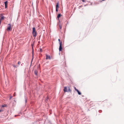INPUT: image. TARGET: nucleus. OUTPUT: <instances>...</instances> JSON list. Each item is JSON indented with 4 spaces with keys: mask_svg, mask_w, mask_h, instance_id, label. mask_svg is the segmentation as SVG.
<instances>
[{
    "mask_svg": "<svg viewBox=\"0 0 124 124\" xmlns=\"http://www.w3.org/2000/svg\"><path fill=\"white\" fill-rule=\"evenodd\" d=\"M6 106V105H5V106H4V105H2V107H5Z\"/></svg>",
    "mask_w": 124,
    "mask_h": 124,
    "instance_id": "nucleus-20",
    "label": "nucleus"
},
{
    "mask_svg": "<svg viewBox=\"0 0 124 124\" xmlns=\"http://www.w3.org/2000/svg\"><path fill=\"white\" fill-rule=\"evenodd\" d=\"M1 21L0 20V24H1Z\"/></svg>",
    "mask_w": 124,
    "mask_h": 124,
    "instance_id": "nucleus-21",
    "label": "nucleus"
},
{
    "mask_svg": "<svg viewBox=\"0 0 124 124\" xmlns=\"http://www.w3.org/2000/svg\"><path fill=\"white\" fill-rule=\"evenodd\" d=\"M63 91L65 92H71V90L70 89V87L69 86L68 87H64Z\"/></svg>",
    "mask_w": 124,
    "mask_h": 124,
    "instance_id": "nucleus-1",
    "label": "nucleus"
},
{
    "mask_svg": "<svg viewBox=\"0 0 124 124\" xmlns=\"http://www.w3.org/2000/svg\"><path fill=\"white\" fill-rule=\"evenodd\" d=\"M21 63V62H20V61H19L18 62V65H20Z\"/></svg>",
    "mask_w": 124,
    "mask_h": 124,
    "instance_id": "nucleus-14",
    "label": "nucleus"
},
{
    "mask_svg": "<svg viewBox=\"0 0 124 124\" xmlns=\"http://www.w3.org/2000/svg\"><path fill=\"white\" fill-rule=\"evenodd\" d=\"M102 0V1H104V0Z\"/></svg>",
    "mask_w": 124,
    "mask_h": 124,
    "instance_id": "nucleus-24",
    "label": "nucleus"
},
{
    "mask_svg": "<svg viewBox=\"0 0 124 124\" xmlns=\"http://www.w3.org/2000/svg\"><path fill=\"white\" fill-rule=\"evenodd\" d=\"M61 14H59L57 16V18H58V19H59V18L61 16Z\"/></svg>",
    "mask_w": 124,
    "mask_h": 124,
    "instance_id": "nucleus-9",
    "label": "nucleus"
},
{
    "mask_svg": "<svg viewBox=\"0 0 124 124\" xmlns=\"http://www.w3.org/2000/svg\"><path fill=\"white\" fill-rule=\"evenodd\" d=\"M14 95L15 96V93H14Z\"/></svg>",
    "mask_w": 124,
    "mask_h": 124,
    "instance_id": "nucleus-22",
    "label": "nucleus"
},
{
    "mask_svg": "<svg viewBox=\"0 0 124 124\" xmlns=\"http://www.w3.org/2000/svg\"><path fill=\"white\" fill-rule=\"evenodd\" d=\"M0 15L1 18L0 19V20L1 21L2 20H4L5 17L4 16H2V14H1Z\"/></svg>",
    "mask_w": 124,
    "mask_h": 124,
    "instance_id": "nucleus-5",
    "label": "nucleus"
},
{
    "mask_svg": "<svg viewBox=\"0 0 124 124\" xmlns=\"http://www.w3.org/2000/svg\"><path fill=\"white\" fill-rule=\"evenodd\" d=\"M3 111L2 110H0V112H1V111Z\"/></svg>",
    "mask_w": 124,
    "mask_h": 124,
    "instance_id": "nucleus-23",
    "label": "nucleus"
},
{
    "mask_svg": "<svg viewBox=\"0 0 124 124\" xmlns=\"http://www.w3.org/2000/svg\"><path fill=\"white\" fill-rule=\"evenodd\" d=\"M77 90V91L78 92V94L79 95H81V93L78 90Z\"/></svg>",
    "mask_w": 124,
    "mask_h": 124,
    "instance_id": "nucleus-12",
    "label": "nucleus"
},
{
    "mask_svg": "<svg viewBox=\"0 0 124 124\" xmlns=\"http://www.w3.org/2000/svg\"><path fill=\"white\" fill-rule=\"evenodd\" d=\"M12 65L13 67H14L15 68H17V67L18 66V65L16 66V65H14V64L13 65Z\"/></svg>",
    "mask_w": 124,
    "mask_h": 124,
    "instance_id": "nucleus-10",
    "label": "nucleus"
},
{
    "mask_svg": "<svg viewBox=\"0 0 124 124\" xmlns=\"http://www.w3.org/2000/svg\"><path fill=\"white\" fill-rule=\"evenodd\" d=\"M58 41H59V44L60 43H61V44H62V42H61L60 40V39H58Z\"/></svg>",
    "mask_w": 124,
    "mask_h": 124,
    "instance_id": "nucleus-13",
    "label": "nucleus"
},
{
    "mask_svg": "<svg viewBox=\"0 0 124 124\" xmlns=\"http://www.w3.org/2000/svg\"><path fill=\"white\" fill-rule=\"evenodd\" d=\"M60 46L59 47V50L60 51H61L62 50V44L61 43H59Z\"/></svg>",
    "mask_w": 124,
    "mask_h": 124,
    "instance_id": "nucleus-4",
    "label": "nucleus"
},
{
    "mask_svg": "<svg viewBox=\"0 0 124 124\" xmlns=\"http://www.w3.org/2000/svg\"><path fill=\"white\" fill-rule=\"evenodd\" d=\"M8 26L7 29V30L8 31H9L11 30V24H8Z\"/></svg>",
    "mask_w": 124,
    "mask_h": 124,
    "instance_id": "nucleus-3",
    "label": "nucleus"
},
{
    "mask_svg": "<svg viewBox=\"0 0 124 124\" xmlns=\"http://www.w3.org/2000/svg\"><path fill=\"white\" fill-rule=\"evenodd\" d=\"M38 73V72L37 70H35L34 71V73L36 75H37Z\"/></svg>",
    "mask_w": 124,
    "mask_h": 124,
    "instance_id": "nucleus-11",
    "label": "nucleus"
},
{
    "mask_svg": "<svg viewBox=\"0 0 124 124\" xmlns=\"http://www.w3.org/2000/svg\"><path fill=\"white\" fill-rule=\"evenodd\" d=\"M12 96H11L10 97V99H11V98H12Z\"/></svg>",
    "mask_w": 124,
    "mask_h": 124,
    "instance_id": "nucleus-17",
    "label": "nucleus"
},
{
    "mask_svg": "<svg viewBox=\"0 0 124 124\" xmlns=\"http://www.w3.org/2000/svg\"><path fill=\"white\" fill-rule=\"evenodd\" d=\"M58 8H56V12H57L58 11Z\"/></svg>",
    "mask_w": 124,
    "mask_h": 124,
    "instance_id": "nucleus-18",
    "label": "nucleus"
},
{
    "mask_svg": "<svg viewBox=\"0 0 124 124\" xmlns=\"http://www.w3.org/2000/svg\"><path fill=\"white\" fill-rule=\"evenodd\" d=\"M60 29H61L62 28V26L61 25H60Z\"/></svg>",
    "mask_w": 124,
    "mask_h": 124,
    "instance_id": "nucleus-16",
    "label": "nucleus"
},
{
    "mask_svg": "<svg viewBox=\"0 0 124 124\" xmlns=\"http://www.w3.org/2000/svg\"><path fill=\"white\" fill-rule=\"evenodd\" d=\"M40 52H42V50L41 49H40Z\"/></svg>",
    "mask_w": 124,
    "mask_h": 124,
    "instance_id": "nucleus-19",
    "label": "nucleus"
},
{
    "mask_svg": "<svg viewBox=\"0 0 124 124\" xmlns=\"http://www.w3.org/2000/svg\"><path fill=\"white\" fill-rule=\"evenodd\" d=\"M32 33L34 37H36V36L37 35V32L35 27L32 28Z\"/></svg>",
    "mask_w": 124,
    "mask_h": 124,
    "instance_id": "nucleus-2",
    "label": "nucleus"
},
{
    "mask_svg": "<svg viewBox=\"0 0 124 124\" xmlns=\"http://www.w3.org/2000/svg\"><path fill=\"white\" fill-rule=\"evenodd\" d=\"M5 8H6L7 7V4H8V2L7 1H6L5 2Z\"/></svg>",
    "mask_w": 124,
    "mask_h": 124,
    "instance_id": "nucleus-7",
    "label": "nucleus"
},
{
    "mask_svg": "<svg viewBox=\"0 0 124 124\" xmlns=\"http://www.w3.org/2000/svg\"><path fill=\"white\" fill-rule=\"evenodd\" d=\"M59 8V3L57 2L56 6V8Z\"/></svg>",
    "mask_w": 124,
    "mask_h": 124,
    "instance_id": "nucleus-8",
    "label": "nucleus"
},
{
    "mask_svg": "<svg viewBox=\"0 0 124 124\" xmlns=\"http://www.w3.org/2000/svg\"><path fill=\"white\" fill-rule=\"evenodd\" d=\"M46 59H50L51 57L49 55H48L47 54L46 55Z\"/></svg>",
    "mask_w": 124,
    "mask_h": 124,
    "instance_id": "nucleus-6",
    "label": "nucleus"
},
{
    "mask_svg": "<svg viewBox=\"0 0 124 124\" xmlns=\"http://www.w3.org/2000/svg\"><path fill=\"white\" fill-rule=\"evenodd\" d=\"M74 89H75V90L76 91H77V90H78L77 89H76V88L75 87H74Z\"/></svg>",
    "mask_w": 124,
    "mask_h": 124,
    "instance_id": "nucleus-15",
    "label": "nucleus"
}]
</instances>
